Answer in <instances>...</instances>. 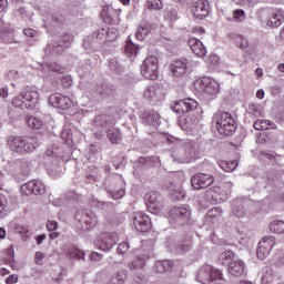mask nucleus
Returning <instances> with one entry per match:
<instances>
[{
	"label": "nucleus",
	"instance_id": "nucleus-1",
	"mask_svg": "<svg viewBox=\"0 0 284 284\" xmlns=\"http://www.w3.org/2000/svg\"><path fill=\"white\" fill-rule=\"evenodd\" d=\"M6 145L13 155L26 156L39 148V140L34 136L9 135Z\"/></svg>",
	"mask_w": 284,
	"mask_h": 284
},
{
	"label": "nucleus",
	"instance_id": "nucleus-2",
	"mask_svg": "<svg viewBox=\"0 0 284 284\" xmlns=\"http://www.w3.org/2000/svg\"><path fill=\"white\" fill-rule=\"evenodd\" d=\"M214 121L216 123L217 131L223 136H232L236 132V120L232 118L230 112L220 111L214 114Z\"/></svg>",
	"mask_w": 284,
	"mask_h": 284
},
{
	"label": "nucleus",
	"instance_id": "nucleus-3",
	"mask_svg": "<svg viewBox=\"0 0 284 284\" xmlns=\"http://www.w3.org/2000/svg\"><path fill=\"white\" fill-rule=\"evenodd\" d=\"M192 216V209L189 205L173 206L169 211V223L173 227H181L190 223Z\"/></svg>",
	"mask_w": 284,
	"mask_h": 284
},
{
	"label": "nucleus",
	"instance_id": "nucleus-4",
	"mask_svg": "<svg viewBox=\"0 0 284 284\" xmlns=\"http://www.w3.org/2000/svg\"><path fill=\"white\" fill-rule=\"evenodd\" d=\"M196 278L199 283L209 284L213 281H222L223 273H221L219 268H214L212 265L205 264L200 268Z\"/></svg>",
	"mask_w": 284,
	"mask_h": 284
},
{
	"label": "nucleus",
	"instance_id": "nucleus-5",
	"mask_svg": "<svg viewBox=\"0 0 284 284\" xmlns=\"http://www.w3.org/2000/svg\"><path fill=\"white\" fill-rule=\"evenodd\" d=\"M141 74L150 81H156L159 79V59L155 55H151L143 61Z\"/></svg>",
	"mask_w": 284,
	"mask_h": 284
},
{
	"label": "nucleus",
	"instance_id": "nucleus-6",
	"mask_svg": "<svg viewBox=\"0 0 284 284\" xmlns=\"http://www.w3.org/2000/svg\"><path fill=\"white\" fill-rule=\"evenodd\" d=\"M75 219L80 224L82 232H88L92 230L99 223V217L97 216V213L92 211H79L75 214Z\"/></svg>",
	"mask_w": 284,
	"mask_h": 284
},
{
	"label": "nucleus",
	"instance_id": "nucleus-7",
	"mask_svg": "<svg viewBox=\"0 0 284 284\" xmlns=\"http://www.w3.org/2000/svg\"><path fill=\"white\" fill-rule=\"evenodd\" d=\"M45 156H48L49 161H51V164H47V172L49 176H52V179L61 176L63 173V168L59 165V155L57 152H54L52 149H48L45 151Z\"/></svg>",
	"mask_w": 284,
	"mask_h": 284
},
{
	"label": "nucleus",
	"instance_id": "nucleus-8",
	"mask_svg": "<svg viewBox=\"0 0 284 284\" xmlns=\"http://www.w3.org/2000/svg\"><path fill=\"white\" fill-rule=\"evenodd\" d=\"M20 190L24 196H31V194H34V196H41L45 192V184H43L41 180H31L22 184Z\"/></svg>",
	"mask_w": 284,
	"mask_h": 284
},
{
	"label": "nucleus",
	"instance_id": "nucleus-9",
	"mask_svg": "<svg viewBox=\"0 0 284 284\" xmlns=\"http://www.w3.org/2000/svg\"><path fill=\"white\" fill-rule=\"evenodd\" d=\"M171 108L176 114H185L187 112H194V110L199 108V102H196V100L194 99L189 98L174 102Z\"/></svg>",
	"mask_w": 284,
	"mask_h": 284
},
{
	"label": "nucleus",
	"instance_id": "nucleus-10",
	"mask_svg": "<svg viewBox=\"0 0 284 284\" xmlns=\"http://www.w3.org/2000/svg\"><path fill=\"white\" fill-rule=\"evenodd\" d=\"M133 225L136 232H150L152 220L143 212H136L133 214Z\"/></svg>",
	"mask_w": 284,
	"mask_h": 284
},
{
	"label": "nucleus",
	"instance_id": "nucleus-11",
	"mask_svg": "<svg viewBox=\"0 0 284 284\" xmlns=\"http://www.w3.org/2000/svg\"><path fill=\"white\" fill-rule=\"evenodd\" d=\"M274 245H276V239L274 236H264L258 243L257 247V258L264 261L272 252Z\"/></svg>",
	"mask_w": 284,
	"mask_h": 284
},
{
	"label": "nucleus",
	"instance_id": "nucleus-12",
	"mask_svg": "<svg viewBox=\"0 0 284 284\" xmlns=\"http://www.w3.org/2000/svg\"><path fill=\"white\" fill-rule=\"evenodd\" d=\"M214 183V176L211 174L197 173L191 178V185L194 190L210 187Z\"/></svg>",
	"mask_w": 284,
	"mask_h": 284
},
{
	"label": "nucleus",
	"instance_id": "nucleus-13",
	"mask_svg": "<svg viewBox=\"0 0 284 284\" xmlns=\"http://www.w3.org/2000/svg\"><path fill=\"white\" fill-rule=\"evenodd\" d=\"M49 103L53 108H59L60 110H70L73 102L69 97H65L61 93H53L49 97Z\"/></svg>",
	"mask_w": 284,
	"mask_h": 284
},
{
	"label": "nucleus",
	"instance_id": "nucleus-14",
	"mask_svg": "<svg viewBox=\"0 0 284 284\" xmlns=\"http://www.w3.org/2000/svg\"><path fill=\"white\" fill-rule=\"evenodd\" d=\"M119 242V235L115 232L102 233L100 235L99 247L102 252H110Z\"/></svg>",
	"mask_w": 284,
	"mask_h": 284
},
{
	"label": "nucleus",
	"instance_id": "nucleus-15",
	"mask_svg": "<svg viewBox=\"0 0 284 284\" xmlns=\"http://www.w3.org/2000/svg\"><path fill=\"white\" fill-rule=\"evenodd\" d=\"M145 203L149 210L161 212V209L163 207V196L156 191H151L145 194Z\"/></svg>",
	"mask_w": 284,
	"mask_h": 284
},
{
	"label": "nucleus",
	"instance_id": "nucleus-16",
	"mask_svg": "<svg viewBox=\"0 0 284 284\" xmlns=\"http://www.w3.org/2000/svg\"><path fill=\"white\" fill-rule=\"evenodd\" d=\"M21 99L24 101L27 110H34L39 105V92L36 90H27L20 93Z\"/></svg>",
	"mask_w": 284,
	"mask_h": 284
},
{
	"label": "nucleus",
	"instance_id": "nucleus-17",
	"mask_svg": "<svg viewBox=\"0 0 284 284\" xmlns=\"http://www.w3.org/2000/svg\"><path fill=\"white\" fill-rule=\"evenodd\" d=\"M170 70L173 77H176L178 79H181V77H185L187 74V70H190L187 59L174 60L170 64Z\"/></svg>",
	"mask_w": 284,
	"mask_h": 284
},
{
	"label": "nucleus",
	"instance_id": "nucleus-18",
	"mask_svg": "<svg viewBox=\"0 0 284 284\" xmlns=\"http://www.w3.org/2000/svg\"><path fill=\"white\" fill-rule=\"evenodd\" d=\"M195 19H205L210 14V2L207 0H199L192 8Z\"/></svg>",
	"mask_w": 284,
	"mask_h": 284
},
{
	"label": "nucleus",
	"instance_id": "nucleus-19",
	"mask_svg": "<svg viewBox=\"0 0 284 284\" xmlns=\"http://www.w3.org/2000/svg\"><path fill=\"white\" fill-rule=\"evenodd\" d=\"M142 121L145 125H151L152 128H159L161 125V114H159V112L154 110L144 111L142 113Z\"/></svg>",
	"mask_w": 284,
	"mask_h": 284
},
{
	"label": "nucleus",
	"instance_id": "nucleus-20",
	"mask_svg": "<svg viewBox=\"0 0 284 284\" xmlns=\"http://www.w3.org/2000/svg\"><path fill=\"white\" fill-rule=\"evenodd\" d=\"M115 124L116 120H114V116L109 114L97 115L93 121V125H95L97 128H104L105 130L113 128V125Z\"/></svg>",
	"mask_w": 284,
	"mask_h": 284
},
{
	"label": "nucleus",
	"instance_id": "nucleus-21",
	"mask_svg": "<svg viewBox=\"0 0 284 284\" xmlns=\"http://www.w3.org/2000/svg\"><path fill=\"white\" fill-rule=\"evenodd\" d=\"M189 45L195 57H200L201 59H203V57H206L207 49H205V45H203V42H201V40L196 38H191L189 40Z\"/></svg>",
	"mask_w": 284,
	"mask_h": 284
},
{
	"label": "nucleus",
	"instance_id": "nucleus-22",
	"mask_svg": "<svg viewBox=\"0 0 284 284\" xmlns=\"http://www.w3.org/2000/svg\"><path fill=\"white\" fill-rule=\"evenodd\" d=\"M143 97L148 101H161V99H163V92H161V88L156 85H149L145 88Z\"/></svg>",
	"mask_w": 284,
	"mask_h": 284
},
{
	"label": "nucleus",
	"instance_id": "nucleus-23",
	"mask_svg": "<svg viewBox=\"0 0 284 284\" xmlns=\"http://www.w3.org/2000/svg\"><path fill=\"white\" fill-rule=\"evenodd\" d=\"M227 272L231 276H243V273L245 272V263L241 260H235L227 267Z\"/></svg>",
	"mask_w": 284,
	"mask_h": 284
},
{
	"label": "nucleus",
	"instance_id": "nucleus-24",
	"mask_svg": "<svg viewBox=\"0 0 284 284\" xmlns=\"http://www.w3.org/2000/svg\"><path fill=\"white\" fill-rule=\"evenodd\" d=\"M202 83L204 85L203 90L206 94H210L211 97H214V94H219V82L206 78L202 81Z\"/></svg>",
	"mask_w": 284,
	"mask_h": 284
},
{
	"label": "nucleus",
	"instance_id": "nucleus-25",
	"mask_svg": "<svg viewBox=\"0 0 284 284\" xmlns=\"http://www.w3.org/2000/svg\"><path fill=\"white\" fill-rule=\"evenodd\" d=\"M205 201L211 203V205H216L219 203H223V196L221 193H219V191L210 189L205 193Z\"/></svg>",
	"mask_w": 284,
	"mask_h": 284
},
{
	"label": "nucleus",
	"instance_id": "nucleus-26",
	"mask_svg": "<svg viewBox=\"0 0 284 284\" xmlns=\"http://www.w3.org/2000/svg\"><path fill=\"white\" fill-rule=\"evenodd\" d=\"M105 134L110 141V143H112L113 145H119V143H121L122 139H121V130L111 126L109 128V130H105Z\"/></svg>",
	"mask_w": 284,
	"mask_h": 284
},
{
	"label": "nucleus",
	"instance_id": "nucleus-27",
	"mask_svg": "<svg viewBox=\"0 0 284 284\" xmlns=\"http://www.w3.org/2000/svg\"><path fill=\"white\" fill-rule=\"evenodd\" d=\"M150 258V255H138L131 263L128 264L129 270H142L145 266V261Z\"/></svg>",
	"mask_w": 284,
	"mask_h": 284
},
{
	"label": "nucleus",
	"instance_id": "nucleus-28",
	"mask_svg": "<svg viewBox=\"0 0 284 284\" xmlns=\"http://www.w3.org/2000/svg\"><path fill=\"white\" fill-rule=\"evenodd\" d=\"M235 261H236V254H234L232 251H224L219 256L220 265H229L230 267L232 263Z\"/></svg>",
	"mask_w": 284,
	"mask_h": 284
},
{
	"label": "nucleus",
	"instance_id": "nucleus-29",
	"mask_svg": "<svg viewBox=\"0 0 284 284\" xmlns=\"http://www.w3.org/2000/svg\"><path fill=\"white\" fill-rule=\"evenodd\" d=\"M284 21V11L277 10L273 13L271 19L267 21V26L271 28H278V26H282Z\"/></svg>",
	"mask_w": 284,
	"mask_h": 284
},
{
	"label": "nucleus",
	"instance_id": "nucleus-30",
	"mask_svg": "<svg viewBox=\"0 0 284 284\" xmlns=\"http://www.w3.org/2000/svg\"><path fill=\"white\" fill-rule=\"evenodd\" d=\"M174 267V262L170 260H163L155 262V271L158 274H163V272H170Z\"/></svg>",
	"mask_w": 284,
	"mask_h": 284
},
{
	"label": "nucleus",
	"instance_id": "nucleus-31",
	"mask_svg": "<svg viewBox=\"0 0 284 284\" xmlns=\"http://www.w3.org/2000/svg\"><path fill=\"white\" fill-rule=\"evenodd\" d=\"M124 53L129 59H136V54H139V47L134 44L132 40H126Z\"/></svg>",
	"mask_w": 284,
	"mask_h": 284
},
{
	"label": "nucleus",
	"instance_id": "nucleus-32",
	"mask_svg": "<svg viewBox=\"0 0 284 284\" xmlns=\"http://www.w3.org/2000/svg\"><path fill=\"white\" fill-rule=\"evenodd\" d=\"M180 128H182V130L184 132H190L192 130H194V128H196V120L186 116V118H181L180 119Z\"/></svg>",
	"mask_w": 284,
	"mask_h": 284
},
{
	"label": "nucleus",
	"instance_id": "nucleus-33",
	"mask_svg": "<svg viewBox=\"0 0 284 284\" xmlns=\"http://www.w3.org/2000/svg\"><path fill=\"white\" fill-rule=\"evenodd\" d=\"M44 50L45 52H51L52 54H62L67 48L63 45V42H53L49 43Z\"/></svg>",
	"mask_w": 284,
	"mask_h": 284
},
{
	"label": "nucleus",
	"instance_id": "nucleus-34",
	"mask_svg": "<svg viewBox=\"0 0 284 284\" xmlns=\"http://www.w3.org/2000/svg\"><path fill=\"white\" fill-rule=\"evenodd\" d=\"M173 160L178 163H192L194 155H187V153L182 150L176 155H173Z\"/></svg>",
	"mask_w": 284,
	"mask_h": 284
},
{
	"label": "nucleus",
	"instance_id": "nucleus-35",
	"mask_svg": "<svg viewBox=\"0 0 284 284\" xmlns=\"http://www.w3.org/2000/svg\"><path fill=\"white\" fill-rule=\"evenodd\" d=\"M164 19L170 21V23H174V21L179 20V11H176V9L173 7H168L164 10Z\"/></svg>",
	"mask_w": 284,
	"mask_h": 284
},
{
	"label": "nucleus",
	"instance_id": "nucleus-36",
	"mask_svg": "<svg viewBox=\"0 0 284 284\" xmlns=\"http://www.w3.org/2000/svg\"><path fill=\"white\" fill-rule=\"evenodd\" d=\"M109 69H110V72H112L113 74H123V65L119 63L118 59L109 60Z\"/></svg>",
	"mask_w": 284,
	"mask_h": 284
},
{
	"label": "nucleus",
	"instance_id": "nucleus-37",
	"mask_svg": "<svg viewBox=\"0 0 284 284\" xmlns=\"http://www.w3.org/2000/svg\"><path fill=\"white\" fill-rule=\"evenodd\" d=\"M100 97H112L114 94V87L112 84H102L98 88Z\"/></svg>",
	"mask_w": 284,
	"mask_h": 284
},
{
	"label": "nucleus",
	"instance_id": "nucleus-38",
	"mask_svg": "<svg viewBox=\"0 0 284 284\" xmlns=\"http://www.w3.org/2000/svg\"><path fill=\"white\" fill-rule=\"evenodd\" d=\"M271 232L275 234H284V221L276 220L270 224Z\"/></svg>",
	"mask_w": 284,
	"mask_h": 284
},
{
	"label": "nucleus",
	"instance_id": "nucleus-39",
	"mask_svg": "<svg viewBox=\"0 0 284 284\" xmlns=\"http://www.w3.org/2000/svg\"><path fill=\"white\" fill-rule=\"evenodd\" d=\"M27 124L29 128H32L33 130H41L43 122L41 121V119L37 116H29L27 119Z\"/></svg>",
	"mask_w": 284,
	"mask_h": 284
},
{
	"label": "nucleus",
	"instance_id": "nucleus-40",
	"mask_svg": "<svg viewBox=\"0 0 284 284\" xmlns=\"http://www.w3.org/2000/svg\"><path fill=\"white\" fill-rule=\"evenodd\" d=\"M82 48L88 52H94V37L92 36L85 37L82 42Z\"/></svg>",
	"mask_w": 284,
	"mask_h": 284
},
{
	"label": "nucleus",
	"instance_id": "nucleus-41",
	"mask_svg": "<svg viewBox=\"0 0 284 284\" xmlns=\"http://www.w3.org/2000/svg\"><path fill=\"white\" fill-rule=\"evenodd\" d=\"M67 254H68V256H70V258H77L78 261H81V258H84V256H85V253H83V251H81L74 246L69 248Z\"/></svg>",
	"mask_w": 284,
	"mask_h": 284
},
{
	"label": "nucleus",
	"instance_id": "nucleus-42",
	"mask_svg": "<svg viewBox=\"0 0 284 284\" xmlns=\"http://www.w3.org/2000/svg\"><path fill=\"white\" fill-rule=\"evenodd\" d=\"M145 6L148 10H163V1L161 0H148Z\"/></svg>",
	"mask_w": 284,
	"mask_h": 284
},
{
	"label": "nucleus",
	"instance_id": "nucleus-43",
	"mask_svg": "<svg viewBox=\"0 0 284 284\" xmlns=\"http://www.w3.org/2000/svg\"><path fill=\"white\" fill-rule=\"evenodd\" d=\"M148 34H150V29L144 26L138 28L135 37L139 39V41H144Z\"/></svg>",
	"mask_w": 284,
	"mask_h": 284
},
{
	"label": "nucleus",
	"instance_id": "nucleus-44",
	"mask_svg": "<svg viewBox=\"0 0 284 284\" xmlns=\"http://www.w3.org/2000/svg\"><path fill=\"white\" fill-rule=\"evenodd\" d=\"M93 204L95 205V207H99L100 210H114V203L112 202H103L95 200L93 201Z\"/></svg>",
	"mask_w": 284,
	"mask_h": 284
},
{
	"label": "nucleus",
	"instance_id": "nucleus-45",
	"mask_svg": "<svg viewBox=\"0 0 284 284\" xmlns=\"http://www.w3.org/2000/svg\"><path fill=\"white\" fill-rule=\"evenodd\" d=\"M232 214H233V216H236L237 219H243V216H245V209L243 207V205L234 204Z\"/></svg>",
	"mask_w": 284,
	"mask_h": 284
},
{
	"label": "nucleus",
	"instance_id": "nucleus-46",
	"mask_svg": "<svg viewBox=\"0 0 284 284\" xmlns=\"http://www.w3.org/2000/svg\"><path fill=\"white\" fill-rule=\"evenodd\" d=\"M7 254L10 257L6 260V263H7V265H10V267H12V270H14V248H12V246H10L7 250Z\"/></svg>",
	"mask_w": 284,
	"mask_h": 284
},
{
	"label": "nucleus",
	"instance_id": "nucleus-47",
	"mask_svg": "<svg viewBox=\"0 0 284 284\" xmlns=\"http://www.w3.org/2000/svg\"><path fill=\"white\" fill-rule=\"evenodd\" d=\"M236 43L241 50H245V48L250 47V41H247V38H244L243 36L236 37Z\"/></svg>",
	"mask_w": 284,
	"mask_h": 284
},
{
	"label": "nucleus",
	"instance_id": "nucleus-48",
	"mask_svg": "<svg viewBox=\"0 0 284 284\" xmlns=\"http://www.w3.org/2000/svg\"><path fill=\"white\" fill-rule=\"evenodd\" d=\"M61 136H62L63 141H65V143H68V145H70L72 143V131L70 129L62 130Z\"/></svg>",
	"mask_w": 284,
	"mask_h": 284
},
{
	"label": "nucleus",
	"instance_id": "nucleus-49",
	"mask_svg": "<svg viewBox=\"0 0 284 284\" xmlns=\"http://www.w3.org/2000/svg\"><path fill=\"white\" fill-rule=\"evenodd\" d=\"M253 128L257 131L267 130V120H256L253 124Z\"/></svg>",
	"mask_w": 284,
	"mask_h": 284
},
{
	"label": "nucleus",
	"instance_id": "nucleus-50",
	"mask_svg": "<svg viewBox=\"0 0 284 284\" xmlns=\"http://www.w3.org/2000/svg\"><path fill=\"white\" fill-rule=\"evenodd\" d=\"M222 213H223V210H221V207H213L207 211L206 216L209 219H216L217 216H221Z\"/></svg>",
	"mask_w": 284,
	"mask_h": 284
},
{
	"label": "nucleus",
	"instance_id": "nucleus-51",
	"mask_svg": "<svg viewBox=\"0 0 284 284\" xmlns=\"http://www.w3.org/2000/svg\"><path fill=\"white\" fill-rule=\"evenodd\" d=\"M224 165H225V166H223L224 172H234V170H236V168H239V161L234 160V161L225 163Z\"/></svg>",
	"mask_w": 284,
	"mask_h": 284
},
{
	"label": "nucleus",
	"instance_id": "nucleus-52",
	"mask_svg": "<svg viewBox=\"0 0 284 284\" xmlns=\"http://www.w3.org/2000/svg\"><path fill=\"white\" fill-rule=\"evenodd\" d=\"M233 17L235 21L243 22L245 21V11L243 9H236L233 11Z\"/></svg>",
	"mask_w": 284,
	"mask_h": 284
},
{
	"label": "nucleus",
	"instance_id": "nucleus-53",
	"mask_svg": "<svg viewBox=\"0 0 284 284\" xmlns=\"http://www.w3.org/2000/svg\"><path fill=\"white\" fill-rule=\"evenodd\" d=\"M22 99L23 98H21V95L13 98V100L11 102L12 105L14 108H21V109L26 108V100H22Z\"/></svg>",
	"mask_w": 284,
	"mask_h": 284
},
{
	"label": "nucleus",
	"instance_id": "nucleus-54",
	"mask_svg": "<svg viewBox=\"0 0 284 284\" xmlns=\"http://www.w3.org/2000/svg\"><path fill=\"white\" fill-rule=\"evenodd\" d=\"M73 40H74V38H72L70 34L65 33L64 36H62V41H59V42L62 43V45H64L68 49L72 44Z\"/></svg>",
	"mask_w": 284,
	"mask_h": 284
},
{
	"label": "nucleus",
	"instance_id": "nucleus-55",
	"mask_svg": "<svg viewBox=\"0 0 284 284\" xmlns=\"http://www.w3.org/2000/svg\"><path fill=\"white\" fill-rule=\"evenodd\" d=\"M192 250V241L187 240L184 243L179 245V251L184 254V252H190Z\"/></svg>",
	"mask_w": 284,
	"mask_h": 284
},
{
	"label": "nucleus",
	"instance_id": "nucleus-56",
	"mask_svg": "<svg viewBox=\"0 0 284 284\" xmlns=\"http://www.w3.org/2000/svg\"><path fill=\"white\" fill-rule=\"evenodd\" d=\"M0 39L3 43H14V36L12 33H1Z\"/></svg>",
	"mask_w": 284,
	"mask_h": 284
},
{
	"label": "nucleus",
	"instance_id": "nucleus-57",
	"mask_svg": "<svg viewBox=\"0 0 284 284\" xmlns=\"http://www.w3.org/2000/svg\"><path fill=\"white\" fill-rule=\"evenodd\" d=\"M128 250H130V243L122 242L119 244L116 252L118 254H126Z\"/></svg>",
	"mask_w": 284,
	"mask_h": 284
},
{
	"label": "nucleus",
	"instance_id": "nucleus-58",
	"mask_svg": "<svg viewBox=\"0 0 284 284\" xmlns=\"http://www.w3.org/2000/svg\"><path fill=\"white\" fill-rule=\"evenodd\" d=\"M109 194L114 199V201H119V199H123V196H125V190H119L115 192L110 191Z\"/></svg>",
	"mask_w": 284,
	"mask_h": 284
},
{
	"label": "nucleus",
	"instance_id": "nucleus-59",
	"mask_svg": "<svg viewBox=\"0 0 284 284\" xmlns=\"http://www.w3.org/2000/svg\"><path fill=\"white\" fill-rule=\"evenodd\" d=\"M274 281V275L270 272H265L262 276V284H270Z\"/></svg>",
	"mask_w": 284,
	"mask_h": 284
},
{
	"label": "nucleus",
	"instance_id": "nucleus-60",
	"mask_svg": "<svg viewBox=\"0 0 284 284\" xmlns=\"http://www.w3.org/2000/svg\"><path fill=\"white\" fill-rule=\"evenodd\" d=\"M64 199L67 201H78L79 200V195L74 191H69V192H67L64 194Z\"/></svg>",
	"mask_w": 284,
	"mask_h": 284
},
{
	"label": "nucleus",
	"instance_id": "nucleus-61",
	"mask_svg": "<svg viewBox=\"0 0 284 284\" xmlns=\"http://www.w3.org/2000/svg\"><path fill=\"white\" fill-rule=\"evenodd\" d=\"M7 77H8V79H9L10 81H14V80L19 79L21 75L19 74V71H17V70H10V71H8V73H7Z\"/></svg>",
	"mask_w": 284,
	"mask_h": 284
},
{
	"label": "nucleus",
	"instance_id": "nucleus-62",
	"mask_svg": "<svg viewBox=\"0 0 284 284\" xmlns=\"http://www.w3.org/2000/svg\"><path fill=\"white\" fill-rule=\"evenodd\" d=\"M138 161H139V163H141V165H148L150 163H154V161H156V158H145V156H142Z\"/></svg>",
	"mask_w": 284,
	"mask_h": 284
},
{
	"label": "nucleus",
	"instance_id": "nucleus-63",
	"mask_svg": "<svg viewBox=\"0 0 284 284\" xmlns=\"http://www.w3.org/2000/svg\"><path fill=\"white\" fill-rule=\"evenodd\" d=\"M47 65L51 72H61V67L57 62H49Z\"/></svg>",
	"mask_w": 284,
	"mask_h": 284
},
{
	"label": "nucleus",
	"instance_id": "nucleus-64",
	"mask_svg": "<svg viewBox=\"0 0 284 284\" xmlns=\"http://www.w3.org/2000/svg\"><path fill=\"white\" fill-rule=\"evenodd\" d=\"M113 276L119 281V283L121 284L125 283V271H120Z\"/></svg>",
	"mask_w": 284,
	"mask_h": 284
}]
</instances>
